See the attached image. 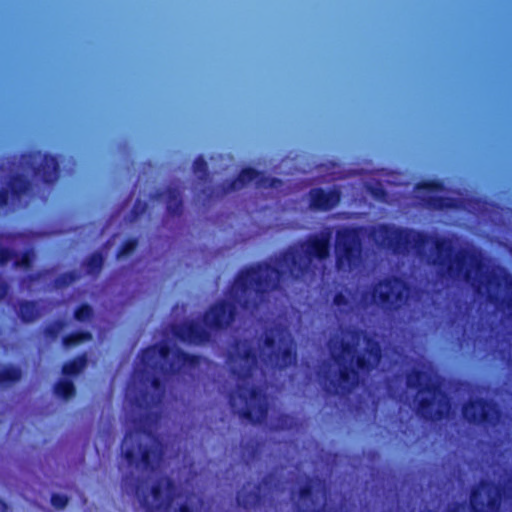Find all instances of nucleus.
I'll return each instance as SVG.
<instances>
[{"mask_svg":"<svg viewBox=\"0 0 512 512\" xmlns=\"http://www.w3.org/2000/svg\"><path fill=\"white\" fill-rule=\"evenodd\" d=\"M137 358L141 367L134 370V377L142 388L135 393L131 404L144 412L133 420L135 430L126 431L122 455L129 467L141 464L144 471L154 473L163 459L164 450L161 440L153 432L157 415L150 409L162 401L165 382L197 369L202 357L161 342L141 349Z\"/></svg>","mask_w":512,"mask_h":512,"instance_id":"obj_1","label":"nucleus"},{"mask_svg":"<svg viewBox=\"0 0 512 512\" xmlns=\"http://www.w3.org/2000/svg\"><path fill=\"white\" fill-rule=\"evenodd\" d=\"M283 275V270L265 261L241 268L228 287L231 300L219 299L209 305L202 314V323L212 335L225 332L236 320L237 305L245 312L258 311L271 292L281 290Z\"/></svg>","mask_w":512,"mask_h":512,"instance_id":"obj_2","label":"nucleus"},{"mask_svg":"<svg viewBox=\"0 0 512 512\" xmlns=\"http://www.w3.org/2000/svg\"><path fill=\"white\" fill-rule=\"evenodd\" d=\"M370 236L376 243L391 249L395 254L415 249L418 255H423L426 245L431 242L435 251L432 264L439 269L441 275L449 278L462 276L466 282L474 284L472 270L466 267L468 260L477 272L484 268L482 259L467 249L457 250L453 241L447 237H433L423 231L396 227L392 224L372 227Z\"/></svg>","mask_w":512,"mask_h":512,"instance_id":"obj_3","label":"nucleus"},{"mask_svg":"<svg viewBox=\"0 0 512 512\" xmlns=\"http://www.w3.org/2000/svg\"><path fill=\"white\" fill-rule=\"evenodd\" d=\"M232 347L233 353L229 355V359L232 363L239 362V366L233 367L231 372L241 383L237 384L236 392L230 395L229 404L234 409L237 397L243 404L237 410L238 416L253 425L263 424L269 413L267 395L260 387L247 383L257 370L258 352L246 339H236Z\"/></svg>","mask_w":512,"mask_h":512,"instance_id":"obj_4","label":"nucleus"},{"mask_svg":"<svg viewBox=\"0 0 512 512\" xmlns=\"http://www.w3.org/2000/svg\"><path fill=\"white\" fill-rule=\"evenodd\" d=\"M341 354L333 357L339 366L338 381H332L333 394H348L359 387L364 377L370 375L380 364L382 349L376 340L368 338L362 352L355 354L356 347L350 341H342Z\"/></svg>","mask_w":512,"mask_h":512,"instance_id":"obj_5","label":"nucleus"},{"mask_svg":"<svg viewBox=\"0 0 512 512\" xmlns=\"http://www.w3.org/2000/svg\"><path fill=\"white\" fill-rule=\"evenodd\" d=\"M122 490L131 496L137 498L139 506L146 512H155L156 510L166 507L171 501L164 497V491L169 494L174 493L176 485L174 480L169 476L158 478L148 491L146 480L134 475L132 471L122 476Z\"/></svg>","mask_w":512,"mask_h":512,"instance_id":"obj_6","label":"nucleus"},{"mask_svg":"<svg viewBox=\"0 0 512 512\" xmlns=\"http://www.w3.org/2000/svg\"><path fill=\"white\" fill-rule=\"evenodd\" d=\"M406 385L410 389H416L418 394L427 393L430 396H423L417 399V413L428 421L441 420L447 414L446 408H442L439 401V408L434 409L437 396L446 397L438 381L432 380V375L422 369H412L406 376ZM448 404L445 403V407Z\"/></svg>","mask_w":512,"mask_h":512,"instance_id":"obj_7","label":"nucleus"},{"mask_svg":"<svg viewBox=\"0 0 512 512\" xmlns=\"http://www.w3.org/2000/svg\"><path fill=\"white\" fill-rule=\"evenodd\" d=\"M365 233L366 227L362 225L341 226L336 230L334 256L338 271H351L360 265Z\"/></svg>","mask_w":512,"mask_h":512,"instance_id":"obj_8","label":"nucleus"},{"mask_svg":"<svg viewBox=\"0 0 512 512\" xmlns=\"http://www.w3.org/2000/svg\"><path fill=\"white\" fill-rule=\"evenodd\" d=\"M409 292L410 286L402 278L387 276L374 284L371 299L385 313L394 314L406 305Z\"/></svg>","mask_w":512,"mask_h":512,"instance_id":"obj_9","label":"nucleus"},{"mask_svg":"<svg viewBox=\"0 0 512 512\" xmlns=\"http://www.w3.org/2000/svg\"><path fill=\"white\" fill-rule=\"evenodd\" d=\"M503 489L489 480H481L479 486L473 487L470 492L471 512H500ZM462 503H457L448 512H461Z\"/></svg>","mask_w":512,"mask_h":512,"instance_id":"obj_10","label":"nucleus"},{"mask_svg":"<svg viewBox=\"0 0 512 512\" xmlns=\"http://www.w3.org/2000/svg\"><path fill=\"white\" fill-rule=\"evenodd\" d=\"M20 165L24 170L31 171L34 178L46 185H52L59 177L60 166L58 158L39 150L22 153Z\"/></svg>","mask_w":512,"mask_h":512,"instance_id":"obj_11","label":"nucleus"},{"mask_svg":"<svg viewBox=\"0 0 512 512\" xmlns=\"http://www.w3.org/2000/svg\"><path fill=\"white\" fill-rule=\"evenodd\" d=\"M461 412L467 423L487 429L496 427L502 415L499 406L484 397L469 399L462 405Z\"/></svg>","mask_w":512,"mask_h":512,"instance_id":"obj_12","label":"nucleus"},{"mask_svg":"<svg viewBox=\"0 0 512 512\" xmlns=\"http://www.w3.org/2000/svg\"><path fill=\"white\" fill-rule=\"evenodd\" d=\"M171 332L177 340L188 345L200 346L213 341L210 330L193 319L172 325Z\"/></svg>","mask_w":512,"mask_h":512,"instance_id":"obj_13","label":"nucleus"},{"mask_svg":"<svg viewBox=\"0 0 512 512\" xmlns=\"http://www.w3.org/2000/svg\"><path fill=\"white\" fill-rule=\"evenodd\" d=\"M263 344L266 348L271 349L267 356L268 361L278 370H285L296 364L297 352L291 338L287 339L284 347L275 349L277 344L276 337L273 333H269L265 335Z\"/></svg>","mask_w":512,"mask_h":512,"instance_id":"obj_14","label":"nucleus"},{"mask_svg":"<svg viewBox=\"0 0 512 512\" xmlns=\"http://www.w3.org/2000/svg\"><path fill=\"white\" fill-rule=\"evenodd\" d=\"M331 236V228H326L320 234L310 235L300 247L309 260L324 261L330 255Z\"/></svg>","mask_w":512,"mask_h":512,"instance_id":"obj_15","label":"nucleus"},{"mask_svg":"<svg viewBox=\"0 0 512 512\" xmlns=\"http://www.w3.org/2000/svg\"><path fill=\"white\" fill-rule=\"evenodd\" d=\"M31 190L32 181L26 175L22 173L11 175L8 181V188H0V209L8 206L10 195L13 201H20Z\"/></svg>","mask_w":512,"mask_h":512,"instance_id":"obj_16","label":"nucleus"},{"mask_svg":"<svg viewBox=\"0 0 512 512\" xmlns=\"http://www.w3.org/2000/svg\"><path fill=\"white\" fill-rule=\"evenodd\" d=\"M309 207L314 211L327 212L335 208L340 200L338 189L325 190L321 187L311 188L308 192Z\"/></svg>","mask_w":512,"mask_h":512,"instance_id":"obj_17","label":"nucleus"},{"mask_svg":"<svg viewBox=\"0 0 512 512\" xmlns=\"http://www.w3.org/2000/svg\"><path fill=\"white\" fill-rule=\"evenodd\" d=\"M281 262L289 271L290 276L298 280L308 271V264L301 260L297 250L288 249L281 254Z\"/></svg>","mask_w":512,"mask_h":512,"instance_id":"obj_18","label":"nucleus"},{"mask_svg":"<svg viewBox=\"0 0 512 512\" xmlns=\"http://www.w3.org/2000/svg\"><path fill=\"white\" fill-rule=\"evenodd\" d=\"M265 501L264 495L261 493V483L254 486V489L246 491L244 488L238 492L236 502L238 506L245 510L260 507Z\"/></svg>","mask_w":512,"mask_h":512,"instance_id":"obj_19","label":"nucleus"},{"mask_svg":"<svg viewBox=\"0 0 512 512\" xmlns=\"http://www.w3.org/2000/svg\"><path fill=\"white\" fill-rule=\"evenodd\" d=\"M166 196V213L171 218H179L183 214V199L179 188L168 186L164 190Z\"/></svg>","mask_w":512,"mask_h":512,"instance_id":"obj_20","label":"nucleus"},{"mask_svg":"<svg viewBox=\"0 0 512 512\" xmlns=\"http://www.w3.org/2000/svg\"><path fill=\"white\" fill-rule=\"evenodd\" d=\"M260 171L252 167H245L241 169L236 178L228 180L223 187L225 193L236 191L252 181H256Z\"/></svg>","mask_w":512,"mask_h":512,"instance_id":"obj_21","label":"nucleus"},{"mask_svg":"<svg viewBox=\"0 0 512 512\" xmlns=\"http://www.w3.org/2000/svg\"><path fill=\"white\" fill-rule=\"evenodd\" d=\"M18 308V316L23 323H32L41 315L38 300H20Z\"/></svg>","mask_w":512,"mask_h":512,"instance_id":"obj_22","label":"nucleus"},{"mask_svg":"<svg viewBox=\"0 0 512 512\" xmlns=\"http://www.w3.org/2000/svg\"><path fill=\"white\" fill-rule=\"evenodd\" d=\"M424 204L431 210L444 211L457 209L459 207V200L449 196L432 195L424 199Z\"/></svg>","mask_w":512,"mask_h":512,"instance_id":"obj_23","label":"nucleus"},{"mask_svg":"<svg viewBox=\"0 0 512 512\" xmlns=\"http://www.w3.org/2000/svg\"><path fill=\"white\" fill-rule=\"evenodd\" d=\"M104 265V256L101 251H94L89 254L83 261L82 266L87 275L97 277Z\"/></svg>","mask_w":512,"mask_h":512,"instance_id":"obj_24","label":"nucleus"},{"mask_svg":"<svg viewBox=\"0 0 512 512\" xmlns=\"http://www.w3.org/2000/svg\"><path fill=\"white\" fill-rule=\"evenodd\" d=\"M93 340V334L88 330L73 331L62 338V346L64 348L76 347L82 343Z\"/></svg>","mask_w":512,"mask_h":512,"instance_id":"obj_25","label":"nucleus"},{"mask_svg":"<svg viewBox=\"0 0 512 512\" xmlns=\"http://www.w3.org/2000/svg\"><path fill=\"white\" fill-rule=\"evenodd\" d=\"M88 358L85 352L65 362L62 366V373L65 376H76L82 372L87 364Z\"/></svg>","mask_w":512,"mask_h":512,"instance_id":"obj_26","label":"nucleus"},{"mask_svg":"<svg viewBox=\"0 0 512 512\" xmlns=\"http://www.w3.org/2000/svg\"><path fill=\"white\" fill-rule=\"evenodd\" d=\"M505 286L507 289L505 296H501L496 292H489L488 300L496 305H503L510 308L512 307V276L507 275L505 277Z\"/></svg>","mask_w":512,"mask_h":512,"instance_id":"obj_27","label":"nucleus"},{"mask_svg":"<svg viewBox=\"0 0 512 512\" xmlns=\"http://www.w3.org/2000/svg\"><path fill=\"white\" fill-rule=\"evenodd\" d=\"M54 393L61 399L68 400L76 394V388L72 380L60 379L54 385Z\"/></svg>","mask_w":512,"mask_h":512,"instance_id":"obj_28","label":"nucleus"},{"mask_svg":"<svg viewBox=\"0 0 512 512\" xmlns=\"http://www.w3.org/2000/svg\"><path fill=\"white\" fill-rule=\"evenodd\" d=\"M21 369L14 365H7L0 370V385L16 383L21 379Z\"/></svg>","mask_w":512,"mask_h":512,"instance_id":"obj_29","label":"nucleus"},{"mask_svg":"<svg viewBox=\"0 0 512 512\" xmlns=\"http://www.w3.org/2000/svg\"><path fill=\"white\" fill-rule=\"evenodd\" d=\"M256 186L264 189H279L283 186V181L276 177H271L260 172V175L256 179Z\"/></svg>","mask_w":512,"mask_h":512,"instance_id":"obj_30","label":"nucleus"},{"mask_svg":"<svg viewBox=\"0 0 512 512\" xmlns=\"http://www.w3.org/2000/svg\"><path fill=\"white\" fill-rule=\"evenodd\" d=\"M93 317L94 310L88 303L78 305L73 312V318L78 322H87L92 320Z\"/></svg>","mask_w":512,"mask_h":512,"instance_id":"obj_31","label":"nucleus"},{"mask_svg":"<svg viewBox=\"0 0 512 512\" xmlns=\"http://www.w3.org/2000/svg\"><path fill=\"white\" fill-rule=\"evenodd\" d=\"M79 279V274L72 270L61 273L54 279V287L57 289L66 288Z\"/></svg>","mask_w":512,"mask_h":512,"instance_id":"obj_32","label":"nucleus"},{"mask_svg":"<svg viewBox=\"0 0 512 512\" xmlns=\"http://www.w3.org/2000/svg\"><path fill=\"white\" fill-rule=\"evenodd\" d=\"M138 244L139 239L137 237L127 238L116 251V258L120 259L132 254L138 247Z\"/></svg>","mask_w":512,"mask_h":512,"instance_id":"obj_33","label":"nucleus"},{"mask_svg":"<svg viewBox=\"0 0 512 512\" xmlns=\"http://www.w3.org/2000/svg\"><path fill=\"white\" fill-rule=\"evenodd\" d=\"M193 172L194 174L203 181H206L209 177L208 164L202 155H199L193 161Z\"/></svg>","mask_w":512,"mask_h":512,"instance_id":"obj_34","label":"nucleus"},{"mask_svg":"<svg viewBox=\"0 0 512 512\" xmlns=\"http://www.w3.org/2000/svg\"><path fill=\"white\" fill-rule=\"evenodd\" d=\"M33 258H34V250L32 248H28L21 254L20 257L18 255L17 257L13 258L14 259L13 266L15 268L29 269L32 266Z\"/></svg>","mask_w":512,"mask_h":512,"instance_id":"obj_35","label":"nucleus"},{"mask_svg":"<svg viewBox=\"0 0 512 512\" xmlns=\"http://www.w3.org/2000/svg\"><path fill=\"white\" fill-rule=\"evenodd\" d=\"M65 322L63 320H56L47 325L44 330V336L49 340H55L58 337L59 331L64 327Z\"/></svg>","mask_w":512,"mask_h":512,"instance_id":"obj_36","label":"nucleus"},{"mask_svg":"<svg viewBox=\"0 0 512 512\" xmlns=\"http://www.w3.org/2000/svg\"><path fill=\"white\" fill-rule=\"evenodd\" d=\"M417 188L430 192H437L444 190V184L440 180H426L418 183Z\"/></svg>","mask_w":512,"mask_h":512,"instance_id":"obj_37","label":"nucleus"},{"mask_svg":"<svg viewBox=\"0 0 512 512\" xmlns=\"http://www.w3.org/2000/svg\"><path fill=\"white\" fill-rule=\"evenodd\" d=\"M292 427V417L289 414L281 413L277 417L275 429L279 431L289 430Z\"/></svg>","mask_w":512,"mask_h":512,"instance_id":"obj_38","label":"nucleus"},{"mask_svg":"<svg viewBox=\"0 0 512 512\" xmlns=\"http://www.w3.org/2000/svg\"><path fill=\"white\" fill-rule=\"evenodd\" d=\"M18 253L8 247L0 248V266L6 265L11 259L17 257Z\"/></svg>","mask_w":512,"mask_h":512,"instance_id":"obj_39","label":"nucleus"},{"mask_svg":"<svg viewBox=\"0 0 512 512\" xmlns=\"http://www.w3.org/2000/svg\"><path fill=\"white\" fill-rule=\"evenodd\" d=\"M314 494V486H313V483H312V480L309 479V481L302 485L300 488H299V491H298V495H299V498L302 499V500H307V499H310Z\"/></svg>","mask_w":512,"mask_h":512,"instance_id":"obj_40","label":"nucleus"},{"mask_svg":"<svg viewBox=\"0 0 512 512\" xmlns=\"http://www.w3.org/2000/svg\"><path fill=\"white\" fill-rule=\"evenodd\" d=\"M50 501L53 507L57 509H63L67 506L69 500L66 495L53 493L51 495Z\"/></svg>","mask_w":512,"mask_h":512,"instance_id":"obj_41","label":"nucleus"},{"mask_svg":"<svg viewBox=\"0 0 512 512\" xmlns=\"http://www.w3.org/2000/svg\"><path fill=\"white\" fill-rule=\"evenodd\" d=\"M349 303V300L347 298V296L341 292V291H338L334 294L333 296V304L337 307H345L347 306Z\"/></svg>","mask_w":512,"mask_h":512,"instance_id":"obj_42","label":"nucleus"},{"mask_svg":"<svg viewBox=\"0 0 512 512\" xmlns=\"http://www.w3.org/2000/svg\"><path fill=\"white\" fill-rule=\"evenodd\" d=\"M9 286L8 284L0 279V301L3 300L8 294Z\"/></svg>","mask_w":512,"mask_h":512,"instance_id":"obj_43","label":"nucleus"},{"mask_svg":"<svg viewBox=\"0 0 512 512\" xmlns=\"http://www.w3.org/2000/svg\"><path fill=\"white\" fill-rule=\"evenodd\" d=\"M178 512H197V509L194 506L185 502L180 504Z\"/></svg>","mask_w":512,"mask_h":512,"instance_id":"obj_44","label":"nucleus"},{"mask_svg":"<svg viewBox=\"0 0 512 512\" xmlns=\"http://www.w3.org/2000/svg\"><path fill=\"white\" fill-rule=\"evenodd\" d=\"M8 510L7 503L0 498V512H6Z\"/></svg>","mask_w":512,"mask_h":512,"instance_id":"obj_45","label":"nucleus"},{"mask_svg":"<svg viewBox=\"0 0 512 512\" xmlns=\"http://www.w3.org/2000/svg\"><path fill=\"white\" fill-rule=\"evenodd\" d=\"M268 479H269V477H268V476H265V477L262 479V484H267V483H268Z\"/></svg>","mask_w":512,"mask_h":512,"instance_id":"obj_46","label":"nucleus"}]
</instances>
